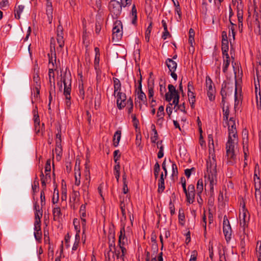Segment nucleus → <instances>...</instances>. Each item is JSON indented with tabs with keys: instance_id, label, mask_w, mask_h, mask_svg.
Masks as SVG:
<instances>
[{
	"instance_id": "obj_1",
	"label": "nucleus",
	"mask_w": 261,
	"mask_h": 261,
	"mask_svg": "<svg viewBox=\"0 0 261 261\" xmlns=\"http://www.w3.org/2000/svg\"><path fill=\"white\" fill-rule=\"evenodd\" d=\"M217 163L215 155L210 152L208 159L206 161V173H205V190L209 189L210 194L213 196L214 194V186L216 185Z\"/></svg>"
},
{
	"instance_id": "obj_2",
	"label": "nucleus",
	"mask_w": 261,
	"mask_h": 261,
	"mask_svg": "<svg viewBox=\"0 0 261 261\" xmlns=\"http://www.w3.org/2000/svg\"><path fill=\"white\" fill-rule=\"evenodd\" d=\"M122 5L116 0H111L109 4V9L112 18L117 19L121 14Z\"/></svg>"
},
{
	"instance_id": "obj_3",
	"label": "nucleus",
	"mask_w": 261,
	"mask_h": 261,
	"mask_svg": "<svg viewBox=\"0 0 261 261\" xmlns=\"http://www.w3.org/2000/svg\"><path fill=\"white\" fill-rule=\"evenodd\" d=\"M205 86L207 91V95L210 101H213L215 98L216 90L213 81L209 76L205 79Z\"/></svg>"
},
{
	"instance_id": "obj_4",
	"label": "nucleus",
	"mask_w": 261,
	"mask_h": 261,
	"mask_svg": "<svg viewBox=\"0 0 261 261\" xmlns=\"http://www.w3.org/2000/svg\"><path fill=\"white\" fill-rule=\"evenodd\" d=\"M223 229L225 240L228 243L231 239L232 230L226 216H224L223 218Z\"/></svg>"
},
{
	"instance_id": "obj_5",
	"label": "nucleus",
	"mask_w": 261,
	"mask_h": 261,
	"mask_svg": "<svg viewBox=\"0 0 261 261\" xmlns=\"http://www.w3.org/2000/svg\"><path fill=\"white\" fill-rule=\"evenodd\" d=\"M127 239L125 234V227L123 226L121 228L118 240V246L123 254H126L127 252L126 249L125 248V245L127 244Z\"/></svg>"
},
{
	"instance_id": "obj_6",
	"label": "nucleus",
	"mask_w": 261,
	"mask_h": 261,
	"mask_svg": "<svg viewBox=\"0 0 261 261\" xmlns=\"http://www.w3.org/2000/svg\"><path fill=\"white\" fill-rule=\"evenodd\" d=\"M62 81L63 82L64 86V95L65 97V104L67 108H69L71 102V84L70 83L69 85L67 84V83L66 81V79L64 77L62 79Z\"/></svg>"
},
{
	"instance_id": "obj_7",
	"label": "nucleus",
	"mask_w": 261,
	"mask_h": 261,
	"mask_svg": "<svg viewBox=\"0 0 261 261\" xmlns=\"http://www.w3.org/2000/svg\"><path fill=\"white\" fill-rule=\"evenodd\" d=\"M122 25L121 21L116 20L113 28V39L119 40L122 36Z\"/></svg>"
},
{
	"instance_id": "obj_8",
	"label": "nucleus",
	"mask_w": 261,
	"mask_h": 261,
	"mask_svg": "<svg viewBox=\"0 0 261 261\" xmlns=\"http://www.w3.org/2000/svg\"><path fill=\"white\" fill-rule=\"evenodd\" d=\"M234 142H231L230 141H227L226 144V155L229 160V162L231 164H233L236 159V156L234 151Z\"/></svg>"
},
{
	"instance_id": "obj_9",
	"label": "nucleus",
	"mask_w": 261,
	"mask_h": 261,
	"mask_svg": "<svg viewBox=\"0 0 261 261\" xmlns=\"http://www.w3.org/2000/svg\"><path fill=\"white\" fill-rule=\"evenodd\" d=\"M114 96L117 98V105L119 109H122L126 106V97L125 93L119 92L114 94Z\"/></svg>"
},
{
	"instance_id": "obj_10",
	"label": "nucleus",
	"mask_w": 261,
	"mask_h": 261,
	"mask_svg": "<svg viewBox=\"0 0 261 261\" xmlns=\"http://www.w3.org/2000/svg\"><path fill=\"white\" fill-rule=\"evenodd\" d=\"M195 187L191 184L188 187V193L186 195L187 201L189 203H192L195 199Z\"/></svg>"
},
{
	"instance_id": "obj_11",
	"label": "nucleus",
	"mask_w": 261,
	"mask_h": 261,
	"mask_svg": "<svg viewBox=\"0 0 261 261\" xmlns=\"http://www.w3.org/2000/svg\"><path fill=\"white\" fill-rule=\"evenodd\" d=\"M169 92L165 94L166 100L168 102L171 101L173 98V95L178 93L177 90H176L175 87L171 84H169L168 86Z\"/></svg>"
},
{
	"instance_id": "obj_12",
	"label": "nucleus",
	"mask_w": 261,
	"mask_h": 261,
	"mask_svg": "<svg viewBox=\"0 0 261 261\" xmlns=\"http://www.w3.org/2000/svg\"><path fill=\"white\" fill-rule=\"evenodd\" d=\"M90 176L86 175V179L85 181L83 182L82 186V190L83 192V195H88L89 194L88 192V189L90 185Z\"/></svg>"
},
{
	"instance_id": "obj_13",
	"label": "nucleus",
	"mask_w": 261,
	"mask_h": 261,
	"mask_svg": "<svg viewBox=\"0 0 261 261\" xmlns=\"http://www.w3.org/2000/svg\"><path fill=\"white\" fill-rule=\"evenodd\" d=\"M228 49L229 46L228 40H224L223 41H222L221 49L223 58H229V55L228 54Z\"/></svg>"
},
{
	"instance_id": "obj_14",
	"label": "nucleus",
	"mask_w": 261,
	"mask_h": 261,
	"mask_svg": "<svg viewBox=\"0 0 261 261\" xmlns=\"http://www.w3.org/2000/svg\"><path fill=\"white\" fill-rule=\"evenodd\" d=\"M114 83V94L121 92V84L120 80L116 78H113Z\"/></svg>"
},
{
	"instance_id": "obj_15",
	"label": "nucleus",
	"mask_w": 261,
	"mask_h": 261,
	"mask_svg": "<svg viewBox=\"0 0 261 261\" xmlns=\"http://www.w3.org/2000/svg\"><path fill=\"white\" fill-rule=\"evenodd\" d=\"M166 64L169 71H175L177 68V63L173 59L168 58L166 61Z\"/></svg>"
},
{
	"instance_id": "obj_16",
	"label": "nucleus",
	"mask_w": 261,
	"mask_h": 261,
	"mask_svg": "<svg viewBox=\"0 0 261 261\" xmlns=\"http://www.w3.org/2000/svg\"><path fill=\"white\" fill-rule=\"evenodd\" d=\"M254 189L256 190L260 189L261 188V181L259 177V174L257 173V172H254L253 176Z\"/></svg>"
},
{
	"instance_id": "obj_17",
	"label": "nucleus",
	"mask_w": 261,
	"mask_h": 261,
	"mask_svg": "<svg viewBox=\"0 0 261 261\" xmlns=\"http://www.w3.org/2000/svg\"><path fill=\"white\" fill-rule=\"evenodd\" d=\"M34 128L35 132L37 134L40 133L41 127L40 125L39 116L37 114H35L34 116Z\"/></svg>"
},
{
	"instance_id": "obj_18",
	"label": "nucleus",
	"mask_w": 261,
	"mask_h": 261,
	"mask_svg": "<svg viewBox=\"0 0 261 261\" xmlns=\"http://www.w3.org/2000/svg\"><path fill=\"white\" fill-rule=\"evenodd\" d=\"M80 213L81 217L82 224L83 225H85L86 224V219L85 218L86 216V205L82 204L80 207Z\"/></svg>"
},
{
	"instance_id": "obj_19",
	"label": "nucleus",
	"mask_w": 261,
	"mask_h": 261,
	"mask_svg": "<svg viewBox=\"0 0 261 261\" xmlns=\"http://www.w3.org/2000/svg\"><path fill=\"white\" fill-rule=\"evenodd\" d=\"M121 136V132L120 130H117L113 136V145L115 147H117L119 143Z\"/></svg>"
},
{
	"instance_id": "obj_20",
	"label": "nucleus",
	"mask_w": 261,
	"mask_h": 261,
	"mask_svg": "<svg viewBox=\"0 0 261 261\" xmlns=\"http://www.w3.org/2000/svg\"><path fill=\"white\" fill-rule=\"evenodd\" d=\"M165 185V184H164V175H163V173H162L161 174L160 178L159 180V182H158V192L159 193H161L164 191V190L165 189V185Z\"/></svg>"
},
{
	"instance_id": "obj_21",
	"label": "nucleus",
	"mask_w": 261,
	"mask_h": 261,
	"mask_svg": "<svg viewBox=\"0 0 261 261\" xmlns=\"http://www.w3.org/2000/svg\"><path fill=\"white\" fill-rule=\"evenodd\" d=\"M54 220L55 221L59 220L62 215L61 208L59 206L54 207L53 210Z\"/></svg>"
},
{
	"instance_id": "obj_22",
	"label": "nucleus",
	"mask_w": 261,
	"mask_h": 261,
	"mask_svg": "<svg viewBox=\"0 0 261 261\" xmlns=\"http://www.w3.org/2000/svg\"><path fill=\"white\" fill-rule=\"evenodd\" d=\"M51 170V166H50V160H48L46 161L45 166V178H48L49 179H51V176L50 172Z\"/></svg>"
},
{
	"instance_id": "obj_23",
	"label": "nucleus",
	"mask_w": 261,
	"mask_h": 261,
	"mask_svg": "<svg viewBox=\"0 0 261 261\" xmlns=\"http://www.w3.org/2000/svg\"><path fill=\"white\" fill-rule=\"evenodd\" d=\"M131 15L133 17L132 22L133 24H136L137 20V10L135 4L132 6Z\"/></svg>"
},
{
	"instance_id": "obj_24",
	"label": "nucleus",
	"mask_w": 261,
	"mask_h": 261,
	"mask_svg": "<svg viewBox=\"0 0 261 261\" xmlns=\"http://www.w3.org/2000/svg\"><path fill=\"white\" fill-rule=\"evenodd\" d=\"M229 132V136H228V141H230L231 142H234V140H232V138L233 137L236 138L237 134V129L236 128H228Z\"/></svg>"
},
{
	"instance_id": "obj_25",
	"label": "nucleus",
	"mask_w": 261,
	"mask_h": 261,
	"mask_svg": "<svg viewBox=\"0 0 261 261\" xmlns=\"http://www.w3.org/2000/svg\"><path fill=\"white\" fill-rule=\"evenodd\" d=\"M141 81L142 78L140 77V80H139V88L140 89V92L138 93V98L142 101H144L146 99V97L145 94L142 90V85H141Z\"/></svg>"
},
{
	"instance_id": "obj_26",
	"label": "nucleus",
	"mask_w": 261,
	"mask_h": 261,
	"mask_svg": "<svg viewBox=\"0 0 261 261\" xmlns=\"http://www.w3.org/2000/svg\"><path fill=\"white\" fill-rule=\"evenodd\" d=\"M237 17L238 20H243V11L241 3L239 4L238 3L237 6Z\"/></svg>"
},
{
	"instance_id": "obj_27",
	"label": "nucleus",
	"mask_w": 261,
	"mask_h": 261,
	"mask_svg": "<svg viewBox=\"0 0 261 261\" xmlns=\"http://www.w3.org/2000/svg\"><path fill=\"white\" fill-rule=\"evenodd\" d=\"M203 190V182L202 179L198 180L196 186V190L198 196H200V194Z\"/></svg>"
},
{
	"instance_id": "obj_28",
	"label": "nucleus",
	"mask_w": 261,
	"mask_h": 261,
	"mask_svg": "<svg viewBox=\"0 0 261 261\" xmlns=\"http://www.w3.org/2000/svg\"><path fill=\"white\" fill-rule=\"evenodd\" d=\"M109 251L112 252L113 249L115 250L116 248L115 246V238L114 234H113L112 236L111 240L110 239L109 240Z\"/></svg>"
},
{
	"instance_id": "obj_29",
	"label": "nucleus",
	"mask_w": 261,
	"mask_h": 261,
	"mask_svg": "<svg viewBox=\"0 0 261 261\" xmlns=\"http://www.w3.org/2000/svg\"><path fill=\"white\" fill-rule=\"evenodd\" d=\"M55 88H56L55 82H54V81H53V87H52V86H51V87H50L49 90V96H48V99H49L48 107H49V109H50V103H51V100L53 99L52 94H55Z\"/></svg>"
},
{
	"instance_id": "obj_30",
	"label": "nucleus",
	"mask_w": 261,
	"mask_h": 261,
	"mask_svg": "<svg viewBox=\"0 0 261 261\" xmlns=\"http://www.w3.org/2000/svg\"><path fill=\"white\" fill-rule=\"evenodd\" d=\"M189 100L192 108L195 107V94L194 92L188 93Z\"/></svg>"
},
{
	"instance_id": "obj_31",
	"label": "nucleus",
	"mask_w": 261,
	"mask_h": 261,
	"mask_svg": "<svg viewBox=\"0 0 261 261\" xmlns=\"http://www.w3.org/2000/svg\"><path fill=\"white\" fill-rule=\"evenodd\" d=\"M49 83L50 84V87L52 86L53 87V81L55 82V74L53 69H49L48 71Z\"/></svg>"
},
{
	"instance_id": "obj_32",
	"label": "nucleus",
	"mask_w": 261,
	"mask_h": 261,
	"mask_svg": "<svg viewBox=\"0 0 261 261\" xmlns=\"http://www.w3.org/2000/svg\"><path fill=\"white\" fill-rule=\"evenodd\" d=\"M33 81L35 84H41L40 79L39 75V69H34V74L33 76Z\"/></svg>"
},
{
	"instance_id": "obj_33",
	"label": "nucleus",
	"mask_w": 261,
	"mask_h": 261,
	"mask_svg": "<svg viewBox=\"0 0 261 261\" xmlns=\"http://www.w3.org/2000/svg\"><path fill=\"white\" fill-rule=\"evenodd\" d=\"M62 146L61 142H60V140H58L56 141V146L55 148L56 153L59 156L62 154Z\"/></svg>"
},
{
	"instance_id": "obj_34",
	"label": "nucleus",
	"mask_w": 261,
	"mask_h": 261,
	"mask_svg": "<svg viewBox=\"0 0 261 261\" xmlns=\"http://www.w3.org/2000/svg\"><path fill=\"white\" fill-rule=\"evenodd\" d=\"M240 226L241 227L243 228V230H244L245 228L248 225V223L249 220V217H248L247 219H242L241 215H240Z\"/></svg>"
},
{
	"instance_id": "obj_35",
	"label": "nucleus",
	"mask_w": 261,
	"mask_h": 261,
	"mask_svg": "<svg viewBox=\"0 0 261 261\" xmlns=\"http://www.w3.org/2000/svg\"><path fill=\"white\" fill-rule=\"evenodd\" d=\"M79 95L80 97L82 99H84L85 98V91H84V85L83 81L81 82V83H79Z\"/></svg>"
},
{
	"instance_id": "obj_36",
	"label": "nucleus",
	"mask_w": 261,
	"mask_h": 261,
	"mask_svg": "<svg viewBox=\"0 0 261 261\" xmlns=\"http://www.w3.org/2000/svg\"><path fill=\"white\" fill-rule=\"evenodd\" d=\"M223 71L225 73L227 71L228 67L230 64L229 57L228 58H223Z\"/></svg>"
},
{
	"instance_id": "obj_37",
	"label": "nucleus",
	"mask_w": 261,
	"mask_h": 261,
	"mask_svg": "<svg viewBox=\"0 0 261 261\" xmlns=\"http://www.w3.org/2000/svg\"><path fill=\"white\" fill-rule=\"evenodd\" d=\"M154 95L153 87L151 85H148V96L149 99H151V103L155 102L153 99V96Z\"/></svg>"
},
{
	"instance_id": "obj_38",
	"label": "nucleus",
	"mask_w": 261,
	"mask_h": 261,
	"mask_svg": "<svg viewBox=\"0 0 261 261\" xmlns=\"http://www.w3.org/2000/svg\"><path fill=\"white\" fill-rule=\"evenodd\" d=\"M174 3V5L175 7V12L178 14L179 16V18H181V9L179 6V4L178 2H175L173 0H172Z\"/></svg>"
},
{
	"instance_id": "obj_39",
	"label": "nucleus",
	"mask_w": 261,
	"mask_h": 261,
	"mask_svg": "<svg viewBox=\"0 0 261 261\" xmlns=\"http://www.w3.org/2000/svg\"><path fill=\"white\" fill-rule=\"evenodd\" d=\"M226 124L228 125V128H236L235 120L233 117H230L229 121H226Z\"/></svg>"
},
{
	"instance_id": "obj_40",
	"label": "nucleus",
	"mask_w": 261,
	"mask_h": 261,
	"mask_svg": "<svg viewBox=\"0 0 261 261\" xmlns=\"http://www.w3.org/2000/svg\"><path fill=\"white\" fill-rule=\"evenodd\" d=\"M120 251L121 250H120V249L119 250H117L116 249L115 250L112 251V253L113 255L115 254L116 256L117 259L120 258L124 260V257L126 254H123L122 252L120 254Z\"/></svg>"
},
{
	"instance_id": "obj_41",
	"label": "nucleus",
	"mask_w": 261,
	"mask_h": 261,
	"mask_svg": "<svg viewBox=\"0 0 261 261\" xmlns=\"http://www.w3.org/2000/svg\"><path fill=\"white\" fill-rule=\"evenodd\" d=\"M152 30V22H150L149 26L147 28L145 32V40L148 42L149 40L150 34Z\"/></svg>"
},
{
	"instance_id": "obj_42",
	"label": "nucleus",
	"mask_w": 261,
	"mask_h": 261,
	"mask_svg": "<svg viewBox=\"0 0 261 261\" xmlns=\"http://www.w3.org/2000/svg\"><path fill=\"white\" fill-rule=\"evenodd\" d=\"M223 120L224 121H227L228 119V116L229 114V110L228 107H226V108H223Z\"/></svg>"
},
{
	"instance_id": "obj_43",
	"label": "nucleus",
	"mask_w": 261,
	"mask_h": 261,
	"mask_svg": "<svg viewBox=\"0 0 261 261\" xmlns=\"http://www.w3.org/2000/svg\"><path fill=\"white\" fill-rule=\"evenodd\" d=\"M160 171V166L159 164L156 162L154 166V177L156 179L158 177Z\"/></svg>"
},
{
	"instance_id": "obj_44",
	"label": "nucleus",
	"mask_w": 261,
	"mask_h": 261,
	"mask_svg": "<svg viewBox=\"0 0 261 261\" xmlns=\"http://www.w3.org/2000/svg\"><path fill=\"white\" fill-rule=\"evenodd\" d=\"M57 42L59 46L62 48L64 46V36H57Z\"/></svg>"
},
{
	"instance_id": "obj_45",
	"label": "nucleus",
	"mask_w": 261,
	"mask_h": 261,
	"mask_svg": "<svg viewBox=\"0 0 261 261\" xmlns=\"http://www.w3.org/2000/svg\"><path fill=\"white\" fill-rule=\"evenodd\" d=\"M53 8H46V14L48 17V19L49 21V23L51 22V20L53 19Z\"/></svg>"
},
{
	"instance_id": "obj_46",
	"label": "nucleus",
	"mask_w": 261,
	"mask_h": 261,
	"mask_svg": "<svg viewBox=\"0 0 261 261\" xmlns=\"http://www.w3.org/2000/svg\"><path fill=\"white\" fill-rule=\"evenodd\" d=\"M164 107L163 106H161L159 108L156 116L158 117H164Z\"/></svg>"
},
{
	"instance_id": "obj_47",
	"label": "nucleus",
	"mask_w": 261,
	"mask_h": 261,
	"mask_svg": "<svg viewBox=\"0 0 261 261\" xmlns=\"http://www.w3.org/2000/svg\"><path fill=\"white\" fill-rule=\"evenodd\" d=\"M24 9V6L22 5L18 6V8L15 10V17H17V15H18V18H20V14Z\"/></svg>"
},
{
	"instance_id": "obj_48",
	"label": "nucleus",
	"mask_w": 261,
	"mask_h": 261,
	"mask_svg": "<svg viewBox=\"0 0 261 261\" xmlns=\"http://www.w3.org/2000/svg\"><path fill=\"white\" fill-rule=\"evenodd\" d=\"M59 23L60 24L57 28V36H64L63 28L62 25L60 24V21Z\"/></svg>"
},
{
	"instance_id": "obj_49",
	"label": "nucleus",
	"mask_w": 261,
	"mask_h": 261,
	"mask_svg": "<svg viewBox=\"0 0 261 261\" xmlns=\"http://www.w3.org/2000/svg\"><path fill=\"white\" fill-rule=\"evenodd\" d=\"M226 88V85L223 87V85H222V87L221 90V95L222 96V102H224L225 99L227 97V92L226 91L225 88Z\"/></svg>"
},
{
	"instance_id": "obj_50",
	"label": "nucleus",
	"mask_w": 261,
	"mask_h": 261,
	"mask_svg": "<svg viewBox=\"0 0 261 261\" xmlns=\"http://www.w3.org/2000/svg\"><path fill=\"white\" fill-rule=\"evenodd\" d=\"M120 208L121 211L122 217L124 218V220H125L126 218V216L125 210V203L123 201H121L120 204Z\"/></svg>"
},
{
	"instance_id": "obj_51",
	"label": "nucleus",
	"mask_w": 261,
	"mask_h": 261,
	"mask_svg": "<svg viewBox=\"0 0 261 261\" xmlns=\"http://www.w3.org/2000/svg\"><path fill=\"white\" fill-rule=\"evenodd\" d=\"M147 261H163V252H160L156 258V256H154L151 258V259H147Z\"/></svg>"
},
{
	"instance_id": "obj_52",
	"label": "nucleus",
	"mask_w": 261,
	"mask_h": 261,
	"mask_svg": "<svg viewBox=\"0 0 261 261\" xmlns=\"http://www.w3.org/2000/svg\"><path fill=\"white\" fill-rule=\"evenodd\" d=\"M34 230L35 231H41V221H35L34 222Z\"/></svg>"
},
{
	"instance_id": "obj_53",
	"label": "nucleus",
	"mask_w": 261,
	"mask_h": 261,
	"mask_svg": "<svg viewBox=\"0 0 261 261\" xmlns=\"http://www.w3.org/2000/svg\"><path fill=\"white\" fill-rule=\"evenodd\" d=\"M173 99L172 105H174L175 106H178L179 103V93L176 94V95H173Z\"/></svg>"
},
{
	"instance_id": "obj_54",
	"label": "nucleus",
	"mask_w": 261,
	"mask_h": 261,
	"mask_svg": "<svg viewBox=\"0 0 261 261\" xmlns=\"http://www.w3.org/2000/svg\"><path fill=\"white\" fill-rule=\"evenodd\" d=\"M253 17L255 18L256 23H257L258 26H259L260 23H261V16H259L258 13L255 10L254 11Z\"/></svg>"
},
{
	"instance_id": "obj_55",
	"label": "nucleus",
	"mask_w": 261,
	"mask_h": 261,
	"mask_svg": "<svg viewBox=\"0 0 261 261\" xmlns=\"http://www.w3.org/2000/svg\"><path fill=\"white\" fill-rule=\"evenodd\" d=\"M194 91V87L193 86V83L192 81H190L188 84V93H193Z\"/></svg>"
},
{
	"instance_id": "obj_56",
	"label": "nucleus",
	"mask_w": 261,
	"mask_h": 261,
	"mask_svg": "<svg viewBox=\"0 0 261 261\" xmlns=\"http://www.w3.org/2000/svg\"><path fill=\"white\" fill-rule=\"evenodd\" d=\"M80 196V194L79 191H75L74 190H73L72 198L73 199V202H75L77 198L79 199Z\"/></svg>"
},
{
	"instance_id": "obj_57",
	"label": "nucleus",
	"mask_w": 261,
	"mask_h": 261,
	"mask_svg": "<svg viewBox=\"0 0 261 261\" xmlns=\"http://www.w3.org/2000/svg\"><path fill=\"white\" fill-rule=\"evenodd\" d=\"M172 176H176L178 174V169L177 165L175 163H172Z\"/></svg>"
},
{
	"instance_id": "obj_58",
	"label": "nucleus",
	"mask_w": 261,
	"mask_h": 261,
	"mask_svg": "<svg viewBox=\"0 0 261 261\" xmlns=\"http://www.w3.org/2000/svg\"><path fill=\"white\" fill-rule=\"evenodd\" d=\"M50 51L51 53L54 52V55L56 56L55 54V40L54 38H51L50 39Z\"/></svg>"
},
{
	"instance_id": "obj_59",
	"label": "nucleus",
	"mask_w": 261,
	"mask_h": 261,
	"mask_svg": "<svg viewBox=\"0 0 261 261\" xmlns=\"http://www.w3.org/2000/svg\"><path fill=\"white\" fill-rule=\"evenodd\" d=\"M40 200L41 206L45 205V196L43 190H42L40 193Z\"/></svg>"
},
{
	"instance_id": "obj_60",
	"label": "nucleus",
	"mask_w": 261,
	"mask_h": 261,
	"mask_svg": "<svg viewBox=\"0 0 261 261\" xmlns=\"http://www.w3.org/2000/svg\"><path fill=\"white\" fill-rule=\"evenodd\" d=\"M131 117L132 118V121L133 123V125L137 128L138 126V125L139 124V120L137 119L136 115L135 114H132Z\"/></svg>"
},
{
	"instance_id": "obj_61",
	"label": "nucleus",
	"mask_w": 261,
	"mask_h": 261,
	"mask_svg": "<svg viewBox=\"0 0 261 261\" xmlns=\"http://www.w3.org/2000/svg\"><path fill=\"white\" fill-rule=\"evenodd\" d=\"M178 220L179 223L181 225H184V223L182 222L185 220V215L184 213H180V211L179 210V215H178Z\"/></svg>"
},
{
	"instance_id": "obj_62",
	"label": "nucleus",
	"mask_w": 261,
	"mask_h": 261,
	"mask_svg": "<svg viewBox=\"0 0 261 261\" xmlns=\"http://www.w3.org/2000/svg\"><path fill=\"white\" fill-rule=\"evenodd\" d=\"M34 236L35 238V239L40 242L42 239V232L41 231H35L34 232Z\"/></svg>"
},
{
	"instance_id": "obj_63",
	"label": "nucleus",
	"mask_w": 261,
	"mask_h": 261,
	"mask_svg": "<svg viewBox=\"0 0 261 261\" xmlns=\"http://www.w3.org/2000/svg\"><path fill=\"white\" fill-rule=\"evenodd\" d=\"M120 157V154L119 150H116L114 152V159L115 163H117V161Z\"/></svg>"
},
{
	"instance_id": "obj_64",
	"label": "nucleus",
	"mask_w": 261,
	"mask_h": 261,
	"mask_svg": "<svg viewBox=\"0 0 261 261\" xmlns=\"http://www.w3.org/2000/svg\"><path fill=\"white\" fill-rule=\"evenodd\" d=\"M256 250L257 252V257H258V256L260 255V253H261V241H257L256 243Z\"/></svg>"
}]
</instances>
